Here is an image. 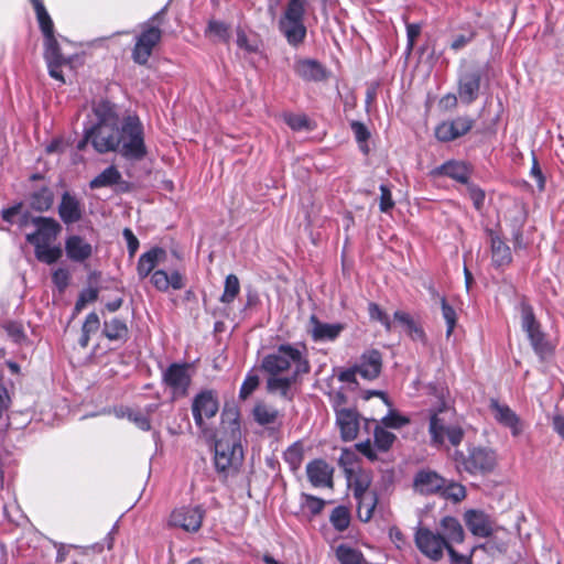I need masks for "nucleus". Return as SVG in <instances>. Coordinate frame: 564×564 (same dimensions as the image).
I'll return each instance as SVG.
<instances>
[{
  "label": "nucleus",
  "instance_id": "69168bd1",
  "mask_svg": "<svg viewBox=\"0 0 564 564\" xmlns=\"http://www.w3.org/2000/svg\"><path fill=\"white\" fill-rule=\"evenodd\" d=\"M531 176L535 180L539 191H544L545 188V176L542 173V170L539 165L538 159L535 155L532 158V166L530 171Z\"/></svg>",
  "mask_w": 564,
  "mask_h": 564
},
{
  "label": "nucleus",
  "instance_id": "0e129e2a",
  "mask_svg": "<svg viewBox=\"0 0 564 564\" xmlns=\"http://www.w3.org/2000/svg\"><path fill=\"white\" fill-rule=\"evenodd\" d=\"M122 236L127 242L129 257L133 258L140 246L139 240L130 228H124Z\"/></svg>",
  "mask_w": 564,
  "mask_h": 564
},
{
  "label": "nucleus",
  "instance_id": "49530a36",
  "mask_svg": "<svg viewBox=\"0 0 564 564\" xmlns=\"http://www.w3.org/2000/svg\"><path fill=\"white\" fill-rule=\"evenodd\" d=\"M440 495L444 499L452 500L453 502H459L466 497V488L462 484L455 481H451L448 484L445 482Z\"/></svg>",
  "mask_w": 564,
  "mask_h": 564
},
{
  "label": "nucleus",
  "instance_id": "a18cd8bd",
  "mask_svg": "<svg viewBox=\"0 0 564 564\" xmlns=\"http://www.w3.org/2000/svg\"><path fill=\"white\" fill-rule=\"evenodd\" d=\"M375 447L381 452H387L391 448L395 441V435L381 426H376L373 432Z\"/></svg>",
  "mask_w": 564,
  "mask_h": 564
},
{
  "label": "nucleus",
  "instance_id": "f257e3e1",
  "mask_svg": "<svg viewBox=\"0 0 564 564\" xmlns=\"http://www.w3.org/2000/svg\"><path fill=\"white\" fill-rule=\"evenodd\" d=\"M96 121L84 128V139L78 142L80 150L87 142L98 153L117 152L128 161H141L148 154L144 141L143 123L137 115H127L120 119L117 107L101 99L94 104Z\"/></svg>",
  "mask_w": 564,
  "mask_h": 564
},
{
  "label": "nucleus",
  "instance_id": "4c0bfd02",
  "mask_svg": "<svg viewBox=\"0 0 564 564\" xmlns=\"http://www.w3.org/2000/svg\"><path fill=\"white\" fill-rule=\"evenodd\" d=\"M34 253L39 261L53 264L62 257V249L59 246L43 243L34 246Z\"/></svg>",
  "mask_w": 564,
  "mask_h": 564
},
{
  "label": "nucleus",
  "instance_id": "1a4fd4ad",
  "mask_svg": "<svg viewBox=\"0 0 564 564\" xmlns=\"http://www.w3.org/2000/svg\"><path fill=\"white\" fill-rule=\"evenodd\" d=\"M162 383L170 390L173 399L185 398L192 383L191 365L173 362L162 372Z\"/></svg>",
  "mask_w": 564,
  "mask_h": 564
},
{
  "label": "nucleus",
  "instance_id": "7ed1b4c3",
  "mask_svg": "<svg viewBox=\"0 0 564 564\" xmlns=\"http://www.w3.org/2000/svg\"><path fill=\"white\" fill-rule=\"evenodd\" d=\"M261 369L268 375H280L292 369V375L300 377L311 371L306 347L297 344H281L276 349L265 355Z\"/></svg>",
  "mask_w": 564,
  "mask_h": 564
},
{
  "label": "nucleus",
  "instance_id": "864d4df0",
  "mask_svg": "<svg viewBox=\"0 0 564 564\" xmlns=\"http://www.w3.org/2000/svg\"><path fill=\"white\" fill-rule=\"evenodd\" d=\"M237 45L240 50L251 54L259 52L260 43L256 37H249L241 29L237 30Z\"/></svg>",
  "mask_w": 564,
  "mask_h": 564
},
{
  "label": "nucleus",
  "instance_id": "6e6552de",
  "mask_svg": "<svg viewBox=\"0 0 564 564\" xmlns=\"http://www.w3.org/2000/svg\"><path fill=\"white\" fill-rule=\"evenodd\" d=\"M243 459V449L236 440L220 438L215 443V468L218 473L228 474L237 470Z\"/></svg>",
  "mask_w": 564,
  "mask_h": 564
},
{
  "label": "nucleus",
  "instance_id": "393cba45",
  "mask_svg": "<svg viewBox=\"0 0 564 564\" xmlns=\"http://www.w3.org/2000/svg\"><path fill=\"white\" fill-rule=\"evenodd\" d=\"M166 259V251L161 247H153L143 252L137 263V273L140 280L148 278L155 270V267Z\"/></svg>",
  "mask_w": 564,
  "mask_h": 564
},
{
  "label": "nucleus",
  "instance_id": "473e14b6",
  "mask_svg": "<svg viewBox=\"0 0 564 564\" xmlns=\"http://www.w3.org/2000/svg\"><path fill=\"white\" fill-rule=\"evenodd\" d=\"M120 183L127 185V182H122V176L118 169L115 165H110L89 182V187L96 189L111 187Z\"/></svg>",
  "mask_w": 564,
  "mask_h": 564
},
{
  "label": "nucleus",
  "instance_id": "a19ab883",
  "mask_svg": "<svg viewBox=\"0 0 564 564\" xmlns=\"http://www.w3.org/2000/svg\"><path fill=\"white\" fill-rule=\"evenodd\" d=\"M325 503V500L316 496L305 492L301 495V508L303 511L308 512L311 517L318 516L323 511Z\"/></svg>",
  "mask_w": 564,
  "mask_h": 564
},
{
  "label": "nucleus",
  "instance_id": "a878e982",
  "mask_svg": "<svg viewBox=\"0 0 564 564\" xmlns=\"http://www.w3.org/2000/svg\"><path fill=\"white\" fill-rule=\"evenodd\" d=\"M93 251V246L82 236L72 235L65 240L66 256L73 262H85L91 257Z\"/></svg>",
  "mask_w": 564,
  "mask_h": 564
},
{
  "label": "nucleus",
  "instance_id": "20e7f679",
  "mask_svg": "<svg viewBox=\"0 0 564 564\" xmlns=\"http://www.w3.org/2000/svg\"><path fill=\"white\" fill-rule=\"evenodd\" d=\"M307 0H289L286 8L279 19V30L289 45L297 48L306 39L307 29L304 17L307 9Z\"/></svg>",
  "mask_w": 564,
  "mask_h": 564
},
{
  "label": "nucleus",
  "instance_id": "8fccbe9b",
  "mask_svg": "<svg viewBox=\"0 0 564 564\" xmlns=\"http://www.w3.org/2000/svg\"><path fill=\"white\" fill-rule=\"evenodd\" d=\"M351 131L354 132L355 139L359 144L360 150L367 154L369 151L367 141L370 138V132L365 123L360 121H351L350 123Z\"/></svg>",
  "mask_w": 564,
  "mask_h": 564
},
{
  "label": "nucleus",
  "instance_id": "de8ad7c7",
  "mask_svg": "<svg viewBox=\"0 0 564 564\" xmlns=\"http://www.w3.org/2000/svg\"><path fill=\"white\" fill-rule=\"evenodd\" d=\"M304 452L300 443H294L288 447L284 453V460L289 464L290 468L295 471L297 470L303 462Z\"/></svg>",
  "mask_w": 564,
  "mask_h": 564
},
{
  "label": "nucleus",
  "instance_id": "c03bdc74",
  "mask_svg": "<svg viewBox=\"0 0 564 564\" xmlns=\"http://www.w3.org/2000/svg\"><path fill=\"white\" fill-rule=\"evenodd\" d=\"M206 35L221 42H227L230 37V26L225 22L210 20L206 29Z\"/></svg>",
  "mask_w": 564,
  "mask_h": 564
},
{
  "label": "nucleus",
  "instance_id": "6e6d98bb",
  "mask_svg": "<svg viewBox=\"0 0 564 564\" xmlns=\"http://www.w3.org/2000/svg\"><path fill=\"white\" fill-rule=\"evenodd\" d=\"M465 185L468 196L474 204V207L477 210H480L484 207L485 203V192L474 183L468 182V184Z\"/></svg>",
  "mask_w": 564,
  "mask_h": 564
},
{
  "label": "nucleus",
  "instance_id": "4468645a",
  "mask_svg": "<svg viewBox=\"0 0 564 564\" xmlns=\"http://www.w3.org/2000/svg\"><path fill=\"white\" fill-rule=\"evenodd\" d=\"M482 70L479 68L462 72L457 82V94L460 101L470 105L479 97Z\"/></svg>",
  "mask_w": 564,
  "mask_h": 564
},
{
  "label": "nucleus",
  "instance_id": "f704fd0d",
  "mask_svg": "<svg viewBox=\"0 0 564 564\" xmlns=\"http://www.w3.org/2000/svg\"><path fill=\"white\" fill-rule=\"evenodd\" d=\"M491 258L496 267H503L512 261L509 246L498 236L491 237Z\"/></svg>",
  "mask_w": 564,
  "mask_h": 564
},
{
  "label": "nucleus",
  "instance_id": "39448f33",
  "mask_svg": "<svg viewBox=\"0 0 564 564\" xmlns=\"http://www.w3.org/2000/svg\"><path fill=\"white\" fill-rule=\"evenodd\" d=\"M167 6L153 14L149 20L140 24V34L135 36L131 57L135 64L145 65L152 55L154 47L162 39L160 29L161 20L166 13Z\"/></svg>",
  "mask_w": 564,
  "mask_h": 564
},
{
  "label": "nucleus",
  "instance_id": "4d7b16f0",
  "mask_svg": "<svg viewBox=\"0 0 564 564\" xmlns=\"http://www.w3.org/2000/svg\"><path fill=\"white\" fill-rule=\"evenodd\" d=\"M127 417L142 431H149L151 429L150 419L141 411L127 409Z\"/></svg>",
  "mask_w": 564,
  "mask_h": 564
},
{
  "label": "nucleus",
  "instance_id": "a211bd4d",
  "mask_svg": "<svg viewBox=\"0 0 564 564\" xmlns=\"http://www.w3.org/2000/svg\"><path fill=\"white\" fill-rule=\"evenodd\" d=\"M471 173L473 169L468 163L464 161L448 160L433 169L431 175L446 176L465 185L468 184Z\"/></svg>",
  "mask_w": 564,
  "mask_h": 564
},
{
  "label": "nucleus",
  "instance_id": "423d86ee",
  "mask_svg": "<svg viewBox=\"0 0 564 564\" xmlns=\"http://www.w3.org/2000/svg\"><path fill=\"white\" fill-rule=\"evenodd\" d=\"M453 458L457 469L469 475L488 474L497 464L496 452L485 446H468L467 453L455 451Z\"/></svg>",
  "mask_w": 564,
  "mask_h": 564
},
{
  "label": "nucleus",
  "instance_id": "e433bc0d",
  "mask_svg": "<svg viewBox=\"0 0 564 564\" xmlns=\"http://www.w3.org/2000/svg\"><path fill=\"white\" fill-rule=\"evenodd\" d=\"M100 328V318L97 313H89L82 326V334L78 344L82 348H86L89 344L90 336Z\"/></svg>",
  "mask_w": 564,
  "mask_h": 564
},
{
  "label": "nucleus",
  "instance_id": "f8f14e48",
  "mask_svg": "<svg viewBox=\"0 0 564 564\" xmlns=\"http://www.w3.org/2000/svg\"><path fill=\"white\" fill-rule=\"evenodd\" d=\"M205 510L200 506H185L173 510L170 524L186 532H197L203 523Z\"/></svg>",
  "mask_w": 564,
  "mask_h": 564
},
{
  "label": "nucleus",
  "instance_id": "bf43d9fd",
  "mask_svg": "<svg viewBox=\"0 0 564 564\" xmlns=\"http://www.w3.org/2000/svg\"><path fill=\"white\" fill-rule=\"evenodd\" d=\"M285 122L294 131H302L310 129V121L305 115H288Z\"/></svg>",
  "mask_w": 564,
  "mask_h": 564
},
{
  "label": "nucleus",
  "instance_id": "603ef678",
  "mask_svg": "<svg viewBox=\"0 0 564 564\" xmlns=\"http://www.w3.org/2000/svg\"><path fill=\"white\" fill-rule=\"evenodd\" d=\"M477 35L476 30L473 26H468L463 33L457 34L453 37L451 48L458 52L471 43Z\"/></svg>",
  "mask_w": 564,
  "mask_h": 564
},
{
  "label": "nucleus",
  "instance_id": "6ab92c4d",
  "mask_svg": "<svg viewBox=\"0 0 564 564\" xmlns=\"http://www.w3.org/2000/svg\"><path fill=\"white\" fill-rule=\"evenodd\" d=\"M445 485V478L431 469H420L413 478V488L421 495L440 494Z\"/></svg>",
  "mask_w": 564,
  "mask_h": 564
},
{
  "label": "nucleus",
  "instance_id": "5fc2aeb1",
  "mask_svg": "<svg viewBox=\"0 0 564 564\" xmlns=\"http://www.w3.org/2000/svg\"><path fill=\"white\" fill-rule=\"evenodd\" d=\"M381 423L384 427L389 429H401L410 423V420L391 410L386 416L382 417Z\"/></svg>",
  "mask_w": 564,
  "mask_h": 564
},
{
  "label": "nucleus",
  "instance_id": "09e8293b",
  "mask_svg": "<svg viewBox=\"0 0 564 564\" xmlns=\"http://www.w3.org/2000/svg\"><path fill=\"white\" fill-rule=\"evenodd\" d=\"M441 310L442 316L446 323V336L449 337L456 327L457 314L445 296H441Z\"/></svg>",
  "mask_w": 564,
  "mask_h": 564
},
{
  "label": "nucleus",
  "instance_id": "412c9836",
  "mask_svg": "<svg viewBox=\"0 0 564 564\" xmlns=\"http://www.w3.org/2000/svg\"><path fill=\"white\" fill-rule=\"evenodd\" d=\"M334 468L324 459L316 458L306 465L307 479L313 487H332Z\"/></svg>",
  "mask_w": 564,
  "mask_h": 564
},
{
  "label": "nucleus",
  "instance_id": "aec40b11",
  "mask_svg": "<svg viewBox=\"0 0 564 564\" xmlns=\"http://www.w3.org/2000/svg\"><path fill=\"white\" fill-rule=\"evenodd\" d=\"M464 521L467 529L475 536L489 538L494 533L490 516L481 510H467L464 513Z\"/></svg>",
  "mask_w": 564,
  "mask_h": 564
},
{
  "label": "nucleus",
  "instance_id": "37998d69",
  "mask_svg": "<svg viewBox=\"0 0 564 564\" xmlns=\"http://www.w3.org/2000/svg\"><path fill=\"white\" fill-rule=\"evenodd\" d=\"M260 378L254 369H250L241 383L239 399L247 400L259 387Z\"/></svg>",
  "mask_w": 564,
  "mask_h": 564
},
{
  "label": "nucleus",
  "instance_id": "f03ea898",
  "mask_svg": "<svg viewBox=\"0 0 564 564\" xmlns=\"http://www.w3.org/2000/svg\"><path fill=\"white\" fill-rule=\"evenodd\" d=\"M429 434L431 445L441 447L446 441L454 447L458 446L465 432L456 417V411L445 400H441L436 406L430 408Z\"/></svg>",
  "mask_w": 564,
  "mask_h": 564
},
{
  "label": "nucleus",
  "instance_id": "e2e57ef3",
  "mask_svg": "<svg viewBox=\"0 0 564 564\" xmlns=\"http://www.w3.org/2000/svg\"><path fill=\"white\" fill-rule=\"evenodd\" d=\"M4 329L8 334V336L14 341V343H21L25 339L24 329L21 323L19 322H8L4 325Z\"/></svg>",
  "mask_w": 564,
  "mask_h": 564
},
{
  "label": "nucleus",
  "instance_id": "b1692460",
  "mask_svg": "<svg viewBox=\"0 0 564 564\" xmlns=\"http://www.w3.org/2000/svg\"><path fill=\"white\" fill-rule=\"evenodd\" d=\"M358 373L366 380H375L379 377L382 368V356L377 349L365 351L356 365Z\"/></svg>",
  "mask_w": 564,
  "mask_h": 564
},
{
  "label": "nucleus",
  "instance_id": "dca6fc26",
  "mask_svg": "<svg viewBox=\"0 0 564 564\" xmlns=\"http://www.w3.org/2000/svg\"><path fill=\"white\" fill-rule=\"evenodd\" d=\"M473 126L474 120L471 118L457 117L440 123L435 129V137L442 142H449L468 133Z\"/></svg>",
  "mask_w": 564,
  "mask_h": 564
},
{
  "label": "nucleus",
  "instance_id": "13d9d810",
  "mask_svg": "<svg viewBox=\"0 0 564 564\" xmlns=\"http://www.w3.org/2000/svg\"><path fill=\"white\" fill-rule=\"evenodd\" d=\"M379 189H380L379 209L382 213H388L394 207V200L392 199L391 189L386 184H381Z\"/></svg>",
  "mask_w": 564,
  "mask_h": 564
},
{
  "label": "nucleus",
  "instance_id": "c9c22d12",
  "mask_svg": "<svg viewBox=\"0 0 564 564\" xmlns=\"http://www.w3.org/2000/svg\"><path fill=\"white\" fill-rule=\"evenodd\" d=\"M53 192L51 188L43 186L31 194L30 205L37 212H45L53 205Z\"/></svg>",
  "mask_w": 564,
  "mask_h": 564
},
{
  "label": "nucleus",
  "instance_id": "680f3d73",
  "mask_svg": "<svg viewBox=\"0 0 564 564\" xmlns=\"http://www.w3.org/2000/svg\"><path fill=\"white\" fill-rule=\"evenodd\" d=\"M52 282L59 292H64L69 284V272L65 268H58L52 273Z\"/></svg>",
  "mask_w": 564,
  "mask_h": 564
},
{
  "label": "nucleus",
  "instance_id": "4be33fe9",
  "mask_svg": "<svg viewBox=\"0 0 564 564\" xmlns=\"http://www.w3.org/2000/svg\"><path fill=\"white\" fill-rule=\"evenodd\" d=\"M310 334L314 341H334L345 329L343 323H324L316 315L310 317Z\"/></svg>",
  "mask_w": 564,
  "mask_h": 564
},
{
  "label": "nucleus",
  "instance_id": "ddd939ff",
  "mask_svg": "<svg viewBox=\"0 0 564 564\" xmlns=\"http://www.w3.org/2000/svg\"><path fill=\"white\" fill-rule=\"evenodd\" d=\"M35 231L26 235V241L32 246L52 243L62 230V226L51 217H33Z\"/></svg>",
  "mask_w": 564,
  "mask_h": 564
},
{
  "label": "nucleus",
  "instance_id": "052dcab7",
  "mask_svg": "<svg viewBox=\"0 0 564 564\" xmlns=\"http://www.w3.org/2000/svg\"><path fill=\"white\" fill-rule=\"evenodd\" d=\"M169 273L165 270H155L151 274L152 285L160 292L169 291Z\"/></svg>",
  "mask_w": 564,
  "mask_h": 564
},
{
  "label": "nucleus",
  "instance_id": "338daca9",
  "mask_svg": "<svg viewBox=\"0 0 564 564\" xmlns=\"http://www.w3.org/2000/svg\"><path fill=\"white\" fill-rule=\"evenodd\" d=\"M329 400L336 414H338V411L346 410L344 405L347 402V397L341 390L330 393Z\"/></svg>",
  "mask_w": 564,
  "mask_h": 564
},
{
  "label": "nucleus",
  "instance_id": "0eeeda50",
  "mask_svg": "<svg viewBox=\"0 0 564 564\" xmlns=\"http://www.w3.org/2000/svg\"><path fill=\"white\" fill-rule=\"evenodd\" d=\"M521 328L525 333L528 340L540 358L544 359L553 352V347L547 340L546 334L542 329L541 323L538 321L533 306L527 301L519 304Z\"/></svg>",
  "mask_w": 564,
  "mask_h": 564
},
{
  "label": "nucleus",
  "instance_id": "774afa93",
  "mask_svg": "<svg viewBox=\"0 0 564 564\" xmlns=\"http://www.w3.org/2000/svg\"><path fill=\"white\" fill-rule=\"evenodd\" d=\"M22 210V204L18 203L11 207L3 208L1 210V217L4 221L9 224H14L17 220L18 215H20V212Z\"/></svg>",
  "mask_w": 564,
  "mask_h": 564
},
{
  "label": "nucleus",
  "instance_id": "2f4dec72",
  "mask_svg": "<svg viewBox=\"0 0 564 564\" xmlns=\"http://www.w3.org/2000/svg\"><path fill=\"white\" fill-rule=\"evenodd\" d=\"M35 14L36 20L40 26V30L43 34V40H47L55 36V30H54V23L48 14L47 10L45 9L42 0H30Z\"/></svg>",
  "mask_w": 564,
  "mask_h": 564
},
{
  "label": "nucleus",
  "instance_id": "bb28decb",
  "mask_svg": "<svg viewBox=\"0 0 564 564\" xmlns=\"http://www.w3.org/2000/svg\"><path fill=\"white\" fill-rule=\"evenodd\" d=\"M58 216L65 225H72L82 219L83 208L79 199L68 192L62 195L58 205Z\"/></svg>",
  "mask_w": 564,
  "mask_h": 564
},
{
  "label": "nucleus",
  "instance_id": "c85d7f7f",
  "mask_svg": "<svg viewBox=\"0 0 564 564\" xmlns=\"http://www.w3.org/2000/svg\"><path fill=\"white\" fill-rule=\"evenodd\" d=\"M101 334L109 341L120 344L127 343L129 339V327L127 321L119 316L105 319L101 327Z\"/></svg>",
  "mask_w": 564,
  "mask_h": 564
},
{
  "label": "nucleus",
  "instance_id": "c756f323",
  "mask_svg": "<svg viewBox=\"0 0 564 564\" xmlns=\"http://www.w3.org/2000/svg\"><path fill=\"white\" fill-rule=\"evenodd\" d=\"M267 391L269 393H279L283 399L291 401L293 399L292 384L297 377H281L279 375H268Z\"/></svg>",
  "mask_w": 564,
  "mask_h": 564
},
{
  "label": "nucleus",
  "instance_id": "5701e85b",
  "mask_svg": "<svg viewBox=\"0 0 564 564\" xmlns=\"http://www.w3.org/2000/svg\"><path fill=\"white\" fill-rule=\"evenodd\" d=\"M490 409L494 412L496 421L503 426L510 429L513 436H518L522 432V424L517 413L507 404H500L497 400L490 401Z\"/></svg>",
  "mask_w": 564,
  "mask_h": 564
},
{
  "label": "nucleus",
  "instance_id": "ea45409f",
  "mask_svg": "<svg viewBox=\"0 0 564 564\" xmlns=\"http://www.w3.org/2000/svg\"><path fill=\"white\" fill-rule=\"evenodd\" d=\"M329 522L336 531H345L350 524L349 510L344 506L334 508L329 516Z\"/></svg>",
  "mask_w": 564,
  "mask_h": 564
},
{
  "label": "nucleus",
  "instance_id": "3c124183",
  "mask_svg": "<svg viewBox=\"0 0 564 564\" xmlns=\"http://www.w3.org/2000/svg\"><path fill=\"white\" fill-rule=\"evenodd\" d=\"M98 293H99V291L97 288H87V289L82 290L76 300V303H75V306L73 310V316L80 313L88 303L95 302L98 299Z\"/></svg>",
  "mask_w": 564,
  "mask_h": 564
},
{
  "label": "nucleus",
  "instance_id": "f3484780",
  "mask_svg": "<svg viewBox=\"0 0 564 564\" xmlns=\"http://www.w3.org/2000/svg\"><path fill=\"white\" fill-rule=\"evenodd\" d=\"M293 70L305 82H323L328 77L326 67L314 58L296 57Z\"/></svg>",
  "mask_w": 564,
  "mask_h": 564
},
{
  "label": "nucleus",
  "instance_id": "cd10ccee",
  "mask_svg": "<svg viewBox=\"0 0 564 564\" xmlns=\"http://www.w3.org/2000/svg\"><path fill=\"white\" fill-rule=\"evenodd\" d=\"M336 423L340 430V436L344 441L349 442L357 437L359 431V415L354 409L338 411L336 414Z\"/></svg>",
  "mask_w": 564,
  "mask_h": 564
},
{
  "label": "nucleus",
  "instance_id": "9b49d317",
  "mask_svg": "<svg viewBox=\"0 0 564 564\" xmlns=\"http://www.w3.org/2000/svg\"><path fill=\"white\" fill-rule=\"evenodd\" d=\"M219 403L217 395L212 390H203L195 395L192 402V414L197 427L205 430V419L215 416Z\"/></svg>",
  "mask_w": 564,
  "mask_h": 564
},
{
  "label": "nucleus",
  "instance_id": "72a5a7b5",
  "mask_svg": "<svg viewBox=\"0 0 564 564\" xmlns=\"http://www.w3.org/2000/svg\"><path fill=\"white\" fill-rule=\"evenodd\" d=\"M253 420L261 426L274 424L280 416L276 408L264 402H257L252 410Z\"/></svg>",
  "mask_w": 564,
  "mask_h": 564
},
{
  "label": "nucleus",
  "instance_id": "58836bf2",
  "mask_svg": "<svg viewBox=\"0 0 564 564\" xmlns=\"http://www.w3.org/2000/svg\"><path fill=\"white\" fill-rule=\"evenodd\" d=\"M336 557L340 564H364V554L347 544H340L336 549Z\"/></svg>",
  "mask_w": 564,
  "mask_h": 564
},
{
  "label": "nucleus",
  "instance_id": "7c9ffc66",
  "mask_svg": "<svg viewBox=\"0 0 564 564\" xmlns=\"http://www.w3.org/2000/svg\"><path fill=\"white\" fill-rule=\"evenodd\" d=\"M443 538L448 541V545L453 543H462L465 539L464 529L455 517L446 516L440 522Z\"/></svg>",
  "mask_w": 564,
  "mask_h": 564
},
{
  "label": "nucleus",
  "instance_id": "2eb2a0df",
  "mask_svg": "<svg viewBox=\"0 0 564 564\" xmlns=\"http://www.w3.org/2000/svg\"><path fill=\"white\" fill-rule=\"evenodd\" d=\"M44 59L47 64L50 76L64 84L62 66L68 64L69 61L62 54L56 36L44 40Z\"/></svg>",
  "mask_w": 564,
  "mask_h": 564
},
{
  "label": "nucleus",
  "instance_id": "9d476101",
  "mask_svg": "<svg viewBox=\"0 0 564 564\" xmlns=\"http://www.w3.org/2000/svg\"><path fill=\"white\" fill-rule=\"evenodd\" d=\"M415 544L426 557L437 562L443 557L448 541L440 533H434L427 528H420L415 533Z\"/></svg>",
  "mask_w": 564,
  "mask_h": 564
},
{
  "label": "nucleus",
  "instance_id": "79ce46f5",
  "mask_svg": "<svg viewBox=\"0 0 564 564\" xmlns=\"http://www.w3.org/2000/svg\"><path fill=\"white\" fill-rule=\"evenodd\" d=\"M240 292V283L235 274H228L225 279L224 292L220 296V301L225 304H230L235 301Z\"/></svg>",
  "mask_w": 564,
  "mask_h": 564
}]
</instances>
